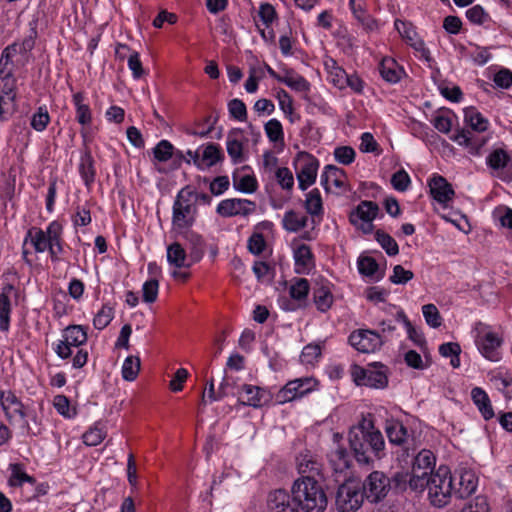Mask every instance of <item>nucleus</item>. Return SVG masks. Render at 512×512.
Wrapping results in <instances>:
<instances>
[{
    "mask_svg": "<svg viewBox=\"0 0 512 512\" xmlns=\"http://www.w3.org/2000/svg\"><path fill=\"white\" fill-rule=\"evenodd\" d=\"M397 315L399 318L403 320V323L405 324V327L407 329L409 339L412 340L421 349H423L426 346V340L423 334L417 331L415 327H413V325L403 312H399Z\"/></svg>",
    "mask_w": 512,
    "mask_h": 512,
    "instance_id": "603ef678",
    "label": "nucleus"
},
{
    "mask_svg": "<svg viewBox=\"0 0 512 512\" xmlns=\"http://www.w3.org/2000/svg\"><path fill=\"white\" fill-rule=\"evenodd\" d=\"M256 210V203L248 199L231 198L222 200L217 208L218 215L224 218L235 216L247 217Z\"/></svg>",
    "mask_w": 512,
    "mask_h": 512,
    "instance_id": "4468645a",
    "label": "nucleus"
},
{
    "mask_svg": "<svg viewBox=\"0 0 512 512\" xmlns=\"http://www.w3.org/2000/svg\"><path fill=\"white\" fill-rule=\"evenodd\" d=\"M140 370V359L135 356H128L122 366V376L126 381L136 379Z\"/></svg>",
    "mask_w": 512,
    "mask_h": 512,
    "instance_id": "49530a36",
    "label": "nucleus"
},
{
    "mask_svg": "<svg viewBox=\"0 0 512 512\" xmlns=\"http://www.w3.org/2000/svg\"><path fill=\"white\" fill-rule=\"evenodd\" d=\"M414 274L411 270H406L401 265H396L393 268V274L390 276L389 280L393 284H406L408 281L413 279Z\"/></svg>",
    "mask_w": 512,
    "mask_h": 512,
    "instance_id": "e2e57ef3",
    "label": "nucleus"
},
{
    "mask_svg": "<svg viewBox=\"0 0 512 512\" xmlns=\"http://www.w3.org/2000/svg\"><path fill=\"white\" fill-rule=\"evenodd\" d=\"M187 254L185 249L178 242H174L167 248V260L168 262L177 267H189L192 262L186 263Z\"/></svg>",
    "mask_w": 512,
    "mask_h": 512,
    "instance_id": "473e14b6",
    "label": "nucleus"
},
{
    "mask_svg": "<svg viewBox=\"0 0 512 512\" xmlns=\"http://www.w3.org/2000/svg\"><path fill=\"white\" fill-rule=\"evenodd\" d=\"M509 161V154L502 148L492 151L486 159L487 165L494 170L505 168Z\"/></svg>",
    "mask_w": 512,
    "mask_h": 512,
    "instance_id": "c03bdc74",
    "label": "nucleus"
},
{
    "mask_svg": "<svg viewBox=\"0 0 512 512\" xmlns=\"http://www.w3.org/2000/svg\"><path fill=\"white\" fill-rule=\"evenodd\" d=\"M330 463L336 473H342L350 468V456L344 448H338L330 454Z\"/></svg>",
    "mask_w": 512,
    "mask_h": 512,
    "instance_id": "58836bf2",
    "label": "nucleus"
},
{
    "mask_svg": "<svg viewBox=\"0 0 512 512\" xmlns=\"http://www.w3.org/2000/svg\"><path fill=\"white\" fill-rule=\"evenodd\" d=\"M466 123L473 131L484 132L488 127V120L484 118L480 112L474 107H469L464 110Z\"/></svg>",
    "mask_w": 512,
    "mask_h": 512,
    "instance_id": "c9c22d12",
    "label": "nucleus"
},
{
    "mask_svg": "<svg viewBox=\"0 0 512 512\" xmlns=\"http://www.w3.org/2000/svg\"><path fill=\"white\" fill-rule=\"evenodd\" d=\"M313 299L319 311H328L332 306L334 299L329 284H321L320 286L314 288Z\"/></svg>",
    "mask_w": 512,
    "mask_h": 512,
    "instance_id": "c756f323",
    "label": "nucleus"
},
{
    "mask_svg": "<svg viewBox=\"0 0 512 512\" xmlns=\"http://www.w3.org/2000/svg\"><path fill=\"white\" fill-rule=\"evenodd\" d=\"M280 82L284 83L291 89H294L296 91H307L309 90V83L308 81L300 75H291L289 72L286 76L282 77Z\"/></svg>",
    "mask_w": 512,
    "mask_h": 512,
    "instance_id": "6e6d98bb",
    "label": "nucleus"
},
{
    "mask_svg": "<svg viewBox=\"0 0 512 512\" xmlns=\"http://www.w3.org/2000/svg\"><path fill=\"white\" fill-rule=\"evenodd\" d=\"M268 507L272 512H295V508L289 504V494L282 489L269 494Z\"/></svg>",
    "mask_w": 512,
    "mask_h": 512,
    "instance_id": "a878e982",
    "label": "nucleus"
},
{
    "mask_svg": "<svg viewBox=\"0 0 512 512\" xmlns=\"http://www.w3.org/2000/svg\"><path fill=\"white\" fill-rule=\"evenodd\" d=\"M386 434L391 444L397 445L403 451V455L410 456L418 448L419 442L414 432L398 421H393L386 426Z\"/></svg>",
    "mask_w": 512,
    "mask_h": 512,
    "instance_id": "9d476101",
    "label": "nucleus"
},
{
    "mask_svg": "<svg viewBox=\"0 0 512 512\" xmlns=\"http://www.w3.org/2000/svg\"><path fill=\"white\" fill-rule=\"evenodd\" d=\"M181 234L189 244V260L192 263L199 262L205 251V242L203 237L190 229L184 230Z\"/></svg>",
    "mask_w": 512,
    "mask_h": 512,
    "instance_id": "4be33fe9",
    "label": "nucleus"
},
{
    "mask_svg": "<svg viewBox=\"0 0 512 512\" xmlns=\"http://www.w3.org/2000/svg\"><path fill=\"white\" fill-rule=\"evenodd\" d=\"M0 404L9 421L16 415H18L21 420H24L28 415L23 403L12 391H1Z\"/></svg>",
    "mask_w": 512,
    "mask_h": 512,
    "instance_id": "f3484780",
    "label": "nucleus"
},
{
    "mask_svg": "<svg viewBox=\"0 0 512 512\" xmlns=\"http://www.w3.org/2000/svg\"><path fill=\"white\" fill-rule=\"evenodd\" d=\"M11 476L9 478V485L20 487L24 482L34 483L35 479L24 472L23 466L18 463L10 464Z\"/></svg>",
    "mask_w": 512,
    "mask_h": 512,
    "instance_id": "37998d69",
    "label": "nucleus"
},
{
    "mask_svg": "<svg viewBox=\"0 0 512 512\" xmlns=\"http://www.w3.org/2000/svg\"><path fill=\"white\" fill-rule=\"evenodd\" d=\"M228 110L230 116L238 121H245L247 119V109L245 103L240 99H232L228 103Z\"/></svg>",
    "mask_w": 512,
    "mask_h": 512,
    "instance_id": "4d7b16f0",
    "label": "nucleus"
},
{
    "mask_svg": "<svg viewBox=\"0 0 512 512\" xmlns=\"http://www.w3.org/2000/svg\"><path fill=\"white\" fill-rule=\"evenodd\" d=\"M450 478L455 486L454 495L459 499L469 497L477 488L478 479L471 469L460 467L453 474L450 472Z\"/></svg>",
    "mask_w": 512,
    "mask_h": 512,
    "instance_id": "ddd939ff",
    "label": "nucleus"
},
{
    "mask_svg": "<svg viewBox=\"0 0 512 512\" xmlns=\"http://www.w3.org/2000/svg\"><path fill=\"white\" fill-rule=\"evenodd\" d=\"M390 482L388 476L382 471H372L361 483L364 498L371 504L382 502L389 493Z\"/></svg>",
    "mask_w": 512,
    "mask_h": 512,
    "instance_id": "6e6552de",
    "label": "nucleus"
},
{
    "mask_svg": "<svg viewBox=\"0 0 512 512\" xmlns=\"http://www.w3.org/2000/svg\"><path fill=\"white\" fill-rule=\"evenodd\" d=\"M348 340L352 347L362 353L375 352L380 349L385 342L378 332L369 329L353 331Z\"/></svg>",
    "mask_w": 512,
    "mask_h": 512,
    "instance_id": "f8f14e48",
    "label": "nucleus"
},
{
    "mask_svg": "<svg viewBox=\"0 0 512 512\" xmlns=\"http://www.w3.org/2000/svg\"><path fill=\"white\" fill-rule=\"evenodd\" d=\"M453 478H450V471L446 466H440L438 470L430 475L428 487V498L431 504L441 508L449 503L454 495Z\"/></svg>",
    "mask_w": 512,
    "mask_h": 512,
    "instance_id": "20e7f679",
    "label": "nucleus"
},
{
    "mask_svg": "<svg viewBox=\"0 0 512 512\" xmlns=\"http://www.w3.org/2000/svg\"><path fill=\"white\" fill-rule=\"evenodd\" d=\"M258 14L266 27H269L277 17L275 8L269 3H261Z\"/></svg>",
    "mask_w": 512,
    "mask_h": 512,
    "instance_id": "338daca9",
    "label": "nucleus"
},
{
    "mask_svg": "<svg viewBox=\"0 0 512 512\" xmlns=\"http://www.w3.org/2000/svg\"><path fill=\"white\" fill-rule=\"evenodd\" d=\"M379 72L384 80L397 83L401 79L403 69L392 58H383L379 64Z\"/></svg>",
    "mask_w": 512,
    "mask_h": 512,
    "instance_id": "c85d7f7f",
    "label": "nucleus"
},
{
    "mask_svg": "<svg viewBox=\"0 0 512 512\" xmlns=\"http://www.w3.org/2000/svg\"><path fill=\"white\" fill-rule=\"evenodd\" d=\"M344 175L345 173L342 169L333 165H327L320 176V183L328 192L330 190V182H332L336 187L339 188L344 185V182L342 180V177H344Z\"/></svg>",
    "mask_w": 512,
    "mask_h": 512,
    "instance_id": "7c9ffc66",
    "label": "nucleus"
},
{
    "mask_svg": "<svg viewBox=\"0 0 512 512\" xmlns=\"http://www.w3.org/2000/svg\"><path fill=\"white\" fill-rule=\"evenodd\" d=\"M423 316L429 326L438 328L441 325V315L434 304H426L422 307Z\"/></svg>",
    "mask_w": 512,
    "mask_h": 512,
    "instance_id": "13d9d810",
    "label": "nucleus"
},
{
    "mask_svg": "<svg viewBox=\"0 0 512 512\" xmlns=\"http://www.w3.org/2000/svg\"><path fill=\"white\" fill-rule=\"evenodd\" d=\"M86 328L82 325H69L62 331V339L56 344L54 351L61 359L72 355V348H79L87 342Z\"/></svg>",
    "mask_w": 512,
    "mask_h": 512,
    "instance_id": "1a4fd4ad",
    "label": "nucleus"
},
{
    "mask_svg": "<svg viewBox=\"0 0 512 512\" xmlns=\"http://www.w3.org/2000/svg\"><path fill=\"white\" fill-rule=\"evenodd\" d=\"M296 266L308 267L313 260L311 248L306 244L299 245L294 251Z\"/></svg>",
    "mask_w": 512,
    "mask_h": 512,
    "instance_id": "864d4df0",
    "label": "nucleus"
},
{
    "mask_svg": "<svg viewBox=\"0 0 512 512\" xmlns=\"http://www.w3.org/2000/svg\"><path fill=\"white\" fill-rule=\"evenodd\" d=\"M241 129L234 128L227 135V153L234 164L242 163L245 160L243 154V144L237 139V134L241 133Z\"/></svg>",
    "mask_w": 512,
    "mask_h": 512,
    "instance_id": "393cba45",
    "label": "nucleus"
},
{
    "mask_svg": "<svg viewBox=\"0 0 512 512\" xmlns=\"http://www.w3.org/2000/svg\"><path fill=\"white\" fill-rule=\"evenodd\" d=\"M242 390L247 396V400L243 402L245 405L258 408L268 404L272 400V394L264 388L244 384Z\"/></svg>",
    "mask_w": 512,
    "mask_h": 512,
    "instance_id": "aec40b11",
    "label": "nucleus"
},
{
    "mask_svg": "<svg viewBox=\"0 0 512 512\" xmlns=\"http://www.w3.org/2000/svg\"><path fill=\"white\" fill-rule=\"evenodd\" d=\"M334 157L338 163L349 165L355 159V151L350 146H340L335 148Z\"/></svg>",
    "mask_w": 512,
    "mask_h": 512,
    "instance_id": "052dcab7",
    "label": "nucleus"
},
{
    "mask_svg": "<svg viewBox=\"0 0 512 512\" xmlns=\"http://www.w3.org/2000/svg\"><path fill=\"white\" fill-rule=\"evenodd\" d=\"M379 212V206L373 201H361L358 206L350 214V222L354 226H358V221H373Z\"/></svg>",
    "mask_w": 512,
    "mask_h": 512,
    "instance_id": "412c9836",
    "label": "nucleus"
},
{
    "mask_svg": "<svg viewBox=\"0 0 512 512\" xmlns=\"http://www.w3.org/2000/svg\"><path fill=\"white\" fill-rule=\"evenodd\" d=\"M30 241L37 253L45 252L49 249L52 242L48 240L44 230L38 227H31L25 236L24 245Z\"/></svg>",
    "mask_w": 512,
    "mask_h": 512,
    "instance_id": "bb28decb",
    "label": "nucleus"
},
{
    "mask_svg": "<svg viewBox=\"0 0 512 512\" xmlns=\"http://www.w3.org/2000/svg\"><path fill=\"white\" fill-rule=\"evenodd\" d=\"M466 17L468 20L476 25L484 24L488 19H490L488 13L485 12L482 6L475 5L469 8L466 11Z\"/></svg>",
    "mask_w": 512,
    "mask_h": 512,
    "instance_id": "bf43d9fd",
    "label": "nucleus"
},
{
    "mask_svg": "<svg viewBox=\"0 0 512 512\" xmlns=\"http://www.w3.org/2000/svg\"><path fill=\"white\" fill-rule=\"evenodd\" d=\"M153 155L155 160L166 162L173 158L174 146L168 140H161L154 148Z\"/></svg>",
    "mask_w": 512,
    "mask_h": 512,
    "instance_id": "8fccbe9b",
    "label": "nucleus"
},
{
    "mask_svg": "<svg viewBox=\"0 0 512 512\" xmlns=\"http://www.w3.org/2000/svg\"><path fill=\"white\" fill-rule=\"evenodd\" d=\"M304 207L308 214L314 217H322L323 203L320 191L317 188L312 189L306 195Z\"/></svg>",
    "mask_w": 512,
    "mask_h": 512,
    "instance_id": "72a5a7b5",
    "label": "nucleus"
},
{
    "mask_svg": "<svg viewBox=\"0 0 512 512\" xmlns=\"http://www.w3.org/2000/svg\"><path fill=\"white\" fill-rule=\"evenodd\" d=\"M315 381L312 378L289 381L276 395L278 403H286L303 397L313 389Z\"/></svg>",
    "mask_w": 512,
    "mask_h": 512,
    "instance_id": "2eb2a0df",
    "label": "nucleus"
},
{
    "mask_svg": "<svg viewBox=\"0 0 512 512\" xmlns=\"http://www.w3.org/2000/svg\"><path fill=\"white\" fill-rule=\"evenodd\" d=\"M194 190L183 187L176 195L172 208V226L177 233L190 229L197 218L198 209L194 203Z\"/></svg>",
    "mask_w": 512,
    "mask_h": 512,
    "instance_id": "7ed1b4c3",
    "label": "nucleus"
},
{
    "mask_svg": "<svg viewBox=\"0 0 512 512\" xmlns=\"http://www.w3.org/2000/svg\"><path fill=\"white\" fill-rule=\"evenodd\" d=\"M395 29L399 32L401 37L412 47L413 43H416L417 41H422L418 37L417 32L415 31L414 26L406 21H402L397 19L394 23Z\"/></svg>",
    "mask_w": 512,
    "mask_h": 512,
    "instance_id": "79ce46f5",
    "label": "nucleus"
},
{
    "mask_svg": "<svg viewBox=\"0 0 512 512\" xmlns=\"http://www.w3.org/2000/svg\"><path fill=\"white\" fill-rule=\"evenodd\" d=\"M357 264L359 273L366 277H374L379 269L377 261L370 256H360Z\"/></svg>",
    "mask_w": 512,
    "mask_h": 512,
    "instance_id": "09e8293b",
    "label": "nucleus"
},
{
    "mask_svg": "<svg viewBox=\"0 0 512 512\" xmlns=\"http://www.w3.org/2000/svg\"><path fill=\"white\" fill-rule=\"evenodd\" d=\"M436 457L431 450L422 449L415 456L412 463L414 472H426L428 475L434 474Z\"/></svg>",
    "mask_w": 512,
    "mask_h": 512,
    "instance_id": "b1692460",
    "label": "nucleus"
},
{
    "mask_svg": "<svg viewBox=\"0 0 512 512\" xmlns=\"http://www.w3.org/2000/svg\"><path fill=\"white\" fill-rule=\"evenodd\" d=\"M348 441L354 458L360 465L370 466L385 456L382 433L375 430L371 421H363L350 429Z\"/></svg>",
    "mask_w": 512,
    "mask_h": 512,
    "instance_id": "f257e3e1",
    "label": "nucleus"
},
{
    "mask_svg": "<svg viewBox=\"0 0 512 512\" xmlns=\"http://www.w3.org/2000/svg\"><path fill=\"white\" fill-rule=\"evenodd\" d=\"M461 512H489V506L484 496H477L473 503L467 504Z\"/></svg>",
    "mask_w": 512,
    "mask_h": 512,
    "instance_id": "774afa93",
    "label": "nucleus"
},
{
    "mask_svg": "<svg viewBox=\"0 0 512 512\" xmlns=\"http://www.w3.org/2000/svg\"><path fill=\"white\" fill-rule=\"evenodd\" d=\"M353 381L358 386H367L371 388H384L388 384V378L384 370V365L374 363L364 368L359 365H353L351 369Z\"/></svg>",
    "mask_w": 512,
    "mask_h": 512,
    "instance_id": "0eeeda50",
    "label": "nucleus"
},
{
    "mask_svg": "<svg viewBox=\"0 0 512 512\" xmlns=\"http://www.w3.org/2000/svg\"><path fill=\"white\" fill-rule=\"evenodd\" d=\"M410 182L411 181L408 173L403 169L394 173L391 178V184L393 188L400 192L406 191L410 185Z\"/></svg>",
    "mask_w": 512,
    "mask_h": 512,
    "instance_id": "680f3d73",
    "label": "nucleus"
},
{
    "mask_svg": "<svg viewBox=\"0 0 512 512\" xmlns=\"http://www.w3.org/2000/svg\"><path fill=\"white\" fill-rule=\"evenodd\" d=\"M159 283L156 279H150L143 285V301L153 303L157 299Z\"/></svg>",
    "mask_w": 512,
    "mask_h": 512,
    "instance_id": "0e129e2a",
    "label": "nucleus"
},
{
    "mask_svg": "<svg viewBox=\"0 0 512 512\" xmlns=\"http://www.w3.org/2000/svg\"><path fill=\"white\" fill-rule=\"evenodd\" d=\"M248 250L254 255H260L266 248V241L261 233H254L248 240Z\"/></svg>",
    "mask_w": 512,
    "mask_h": 512,
    "instance_id": "69168bd1",
    "label": "nucleus"
},
{
    "mask_svg": "<svg viewBox=\"0 0 512 512\" xmlns=\"http://www.w3.org/2000/svg\"><path fill=\"white\" fill-rule=\"evenodd\" d=\"M83 101L84 96L82 93H76L73 95V102L76 106V119L84 126L91 123L92 116L89 106L84 104Z\"/></svg>",
    "mask_w": 512,
    "mask_h": 512,
    "instance_id": "ea45409f",
    "label": "nucleus"
},
{
    "mask_svg": "<svg viewBox=\"0 0 512 512\" xmlns=\"http://www.w3.org/2000/svg\"><path fill=\"white\" fill-rule=\"evenodd\" d=\"M309 290L310 284L306 278H296L289 288V295L292 300L304 304L305 307Z\"/></svg>",
    "mask_w": 512,
    "mask_h": 512,
    "instance_id": "f704fd0d",
    "label": "nucleus"
},
{
    "mask_svg": "<svg viewBox=\"0 0 512 512\" xmlns=\"http://www.w3.org/2000/svg\"><path fill=\"white\" fill-rule=\"evenodd\" d=\"M78 171L85 186L89 189L94 183L96 176L95 161L89 149H85L82 153Z\"/></svg>",
    "mask_w": 512,
    "mask_h": 512,
    "instance_id": "5701e85b",
    "label": "nucleus"
},
{
    "mask_svg": "<svg viewBox=\"0 0 512 512\" xmlns=\"http://www.w3.org/2000/svg\"><path fill=\"white\" fill-rule=\"evenodd\" d=\"M225 155L221 147L216 143H208L202 152V156L195 154L194 165L201 170L210 168L218 162H222Z\"/></svg>",
    "mask_w": 512,
    "mask_h": 512,
    "instance_id": "a211bd4d",
    "label": "nucleus"
},
{
    "mask_svg": "<svg viewBox=\"0 0 512 512\" xmlns=\"http://www.w3.org/2000/svg\"><path fill=\"white\" fill-rule=\"evenodd\" d=\"M432 197L441 204L452 200L455 192L452 185L442 176H434L429 182Z\"/></svg>",
    "mask_w": 512,
    "mask_h": 512,
    "instance_id": "6ab92c4d",
    "label": "nucleus"
},
{
    "mask_svg": "<svg viewBox=\"0 0 512 512\" xmlns=\"http://www.w3.org/2000/svg\"><path fill=\"white\" fill-rule=\"evenodd\" d=\"M308 217L294 210H289L284 214L282 223L285 230L289 232H298L306 227Z\"/></svg>",
    "mask_w": 512,
    "mask_h": 512,
    "instance_id": "2f4dec72",
    "label": "nucleus"
},
{
    "mask_svg": "<svg viewBox=\"0 0 512 512\" xmlns=\"http://www.w3.org/2000/svg\"><path fill=\"white\" fill-rule=\"evenodd\" d=\"M12 295L17 298L18 291L14 285L5 284L0 293V330L7 332L10 326V313H11V297Z\"/></svg>",
    "mask_w": 512,
    "mask_h": 512,
    "instance_id": "dca6fc26",
    "label": "nucleus"
},
{
    "mask_svg": "<svg viewBox=\"0 0 512 512\" xmlns=\"http://www.w3.org/2000/svg\"><path fill=\"white\" fill-rule=\"evenodd\" d=\"M471 396L473 402L478 407L485 420H489L494 417V410L492 408L490 399L483 389L479 387L473 388L471 391Z\"/></svg>",
    "mask_w": 512,
    "mask_h": 512,
    "instance_id": "cd10ccee",
    "label": "nucleus"
},
{
    "mask_svg": "<svg viewBox=\"0 0 512 512\" xmlns=\"http://www.w3.org/2000/svg\"><path fill=\"white\" fill-rule=\"evenodd\" d=\"M364 499L360 481L345 477L337 488L335 506L339 512H356L363 505Z\"/></svg>",
    "mask_w": 512,
    "mask_h": 512,
    "instance_id": "39448f33",
    "label": "nucleus"
},
{
    "mask_svg": "<svg viewBox=\"0 0 512 512\" xmlns=\"http://www.w3.org/2000/svg\"><path fill=\"white\" fill-rule=\"evenodd\" d=\"M114 317V310L109 305H103L93 319V325L96 329L102 330L107 327Z\"/></svg>",
    "mask_w": 512,
    "mask_h": 512,
    "instance_id": "3c124183",
    "label": "nucleus"
},
{
    "mask_svg": "<svg viewBox=\"0 0 512 512\" xmlns=\"http://www.w3.org/2000/svg\"><path fill=\"white\" fill-rule=\"evenodd\" d=\"M289 504L295 512H323L328 504L326 493L319 481L312 475H303L294 481Z\"/></svg>",
    "mask_w": 512,
    "mask_h": 512,
    "instance_id": "f03ea898",
    "label": "nucleus"
},
{
    "mask_svg": "<svg viewBox=\"0 0 512 512\" xmlns=\"http://www.w3.org/2000/svg\"><path fill=\"white\" fill-rule=\"evenodd\" d=\"M388 481L390 482L389 492L392 491L397 495L404 494L408 492L409 472L396 471L390 477L388 476Z\"/></svg>",
    "mask_w": 512,
    "mask_h": 512,
    "instance_id": "4c0bfd02",
    "label": "nucleus"
},
{
    "mask_svg": "<svg viewBox=\"0 0 512 512\" xmlns=\"http://www.w3.org/2000/svg\"><path fill=\"white\" fill-rule=\"evenodd\" d=\"M452 139L459 145H464L466 147H470L471 149H475L477 153L485 144L484 139L479 141L478 139L474 138L473 134L469 130L465 129L458 130Z\"/></svg>",
    "mask_w": 512,
    "mask_h": 512,
    "instance_id": "a19ab883",
    "label": "nucleus"
},
{
    "mask_svg": "<svg viewBox=\"0 0 512 512\" xmlns=\"http://www.w3.org/2000/svg\"><path fill=\"white\" fill-rule=\"evenodd\" d=\"M430 485V475L426 472H409L408 491L420 494Z\"/></svg>",
    "mask_w": 512,
    "mask_h": 512,
    "instance_id": "e433bc0d",
    "label": "nucleus"
},
{
    "mask_svg": "<svg viewBox=\"0 0 512 512\" xmlns=\"http://www.w3.org/2000/svg\"><path fill=\"white\" fill-rule=\"evenodd\" d=\"M475 331V343L480 353L488 360L498 361L500 359L498 349L503 343L502 337L489 330V327L482 322L476 323Z\"/></svg>",
    "mask_w": 512,
    "mask_h": 512,
    "instance_id": "423d86ee",
    "label": "nucleus"
},
{
    "mask_svg": "<svg viewBox=\"0 0 512 512\" xmlns=\"http://www.w3.org/2000/svg\"><path fill=\"white\" fill-rule=\"evenodd\" d=\"M375 239L389 256H395L399 253L397 242L383 230L375 232Z\"/></svg>",
    "mask_w": 512,
    "mask_h": 512,
    "instance_id": "a18cd8bd",
    "label": "nucleus"
},
{
    "mask_svg": "<svg viewBox=\"0 0 512 512\" xmlns=\"http://www.w3.org/2000/svg\"><path fill=\"white\" fill-rule=\"evenodd\" d=\"M268 139L273 143L284 141L282 124L277 119H270L264 126Z\"/></svg>",
    "mask_w": 512,
    "mask_h": 512,
    "instance_id": "de8ad7c7",
    "label": "nucleus"
},
{
    "mask_svg": "<svg viewBox=\"0 0 512 512\" xmlns=\"http://www.w3.org/2000/svg\"><path fill=\"white\" fill-rule=\"evenodd\" d=\"M294 164L299 188L302 191H305L316 180L319 162L311 154L307 152H299Z\"/></svg>",
    "mask_w": 512,
    "mask_h": 512,
    "instance_id": "9b49d317",
    "label": "nucleus"
},
{
    "mask_svg": "<svg viewBox=\"0 0 512 512\" xmlns=\"http://www.w3.org/2000/svg\"><path fill=\"white\" fill-rule=\"evenodd\" d=\"M49 121L50 116L46 107H39L37 112L32 115L30 125L34 130L41 132L46 129Z\"/></svg>",
    "mask_w": 512,
    "mask_h": 512,
    "instance_id": "5fc2aeb1",
    "label": "nucleus"
}]
</instances>
